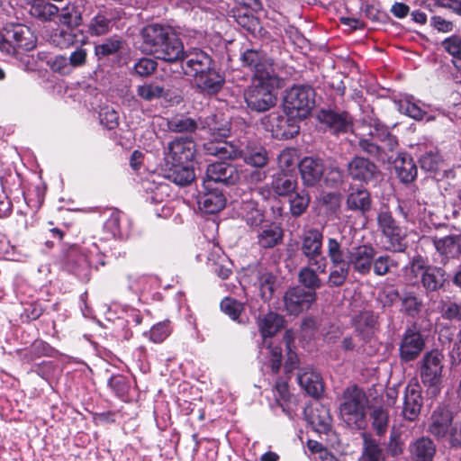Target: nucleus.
I'll use <instances>...</instances> for the list:
<instances>
[{"mask_svg": "<svg viewBox=\"0 0 461 461\" xmlns=\"http://www.w3.org/2000/svg\"><path fill=\"white\" fill-rule=\"evenodd\" d=\"M322 232L315 228L304 230L302 235V254L307 258V262L315 266L320 273H325L327 259L322 255Z\"/></svg>", "mask_w": 461, "mask_h": 461, "instance_id": "obj_11", "label": "nucleus"}, {"mask_svg": "<svg viewBox=\"0 0 461 461\" xmlns=\"http://www.w3.org/2000/svg\"><path fill=\"white\" fill-rule=\"evenodd\" d=\"M7 39L14 49L9 55L15 58H18L22 51H30L36 47V38L26 26L15 25L7 30Z\"/></svg>", "mask_w": 461, "mask_h": 461, "instance_id": "obj_20", "label": "nucleus"}, {"mask_svg": "<svg viewBox=\"0 0 461 461\" xmlns=\"http://www.w3.org/2000/svg\"><path fill=\"white\" fill-rule=\"evenodd\" d=\"M276 281V276L270 272H263L259 274L258 277V285L260 296L263 301L266 302L272 298Z\"/></svg>", "mask_w": 461, "mask_h": 461, "instance_id": "obj_57", "label": "nucleus"}, {"mask_svg": "<svg viewBox=\"0 0 461 461\" xmlns=\"http://www.w3.org/2000/svg\"><path fill=\"white\" fill-rule=\"evenodd\" d=\"M443 49L454 58L461 60V37L452 35L441 43Z\"/></svg>", "mask_w": 461, "mask_h": 461, "instance_id": "obj_64", "label": "nucleus"}, {"mask_svg": "<svg viewBox=\"0 0 461 461\" xmlns=\"http://www.w3.org/2000/svg\"><path fill=\"white\" fill-rule=\"evenodd\" d=\"M350 249L344 248L342 242L335 238L327 240V257L330 264H342L348 262Z\"/></svg>", "mask_w": 461, "mask_h": 461, "instance_id": "obj_49", "label": "nucleus"}, {"mask_svg": "<svg viewBox=\"0 0 461 461\" xmlns=\"http://www.w3.org/2000/svg\"><path fill=\"white\" fill-rule=\"evenodd\" d=\"M395 105L401 113L416 121L426 120L427 122H432L439 115L446 116L443 109L425 104L416 99L413 95H404L395 101Z\"/></svg>", "mask_w": 461, "mask_h": 461, "instance_id": "obj_12", "label": "nucleus"}, {"mask_svg": "<svg viewBox=\"0 0 461 461\" xmlns=\"http://www.w3.org/2000/svg\"><path fill=\"white\" fill-rule=\"evenodd\" d=\"M86 0L68 1L63 7H59L58 14L52 17V22L58 19L59 23L68 28H78L83 23V14Z\"/></svg>", "mask_w": 461, "mask_h": 461, "instance_id": "obj_21", "label": "nucleus"}, {"mask_svg": "<svg viewBox=\"0 0 461 461\" xmlns=\"http://www.w3.org/2000/svg\"><path fill=\"white\" fill-rule=\"evenodd\" d=\"M364 391L357 385L348 387L343 393V402L339 406L342 420L351 429H361L365 423Z\"/></svg>", "mask_w": 461, "mask_h": 461, "instance_id": "obj_7", "label": "nucleus"}, {"mask_svg": "<svg viewBox=\"0 0 461 461\" xmlns=\"http://www.w3.org/2000/svg\"><path fill=\"white\" fill-rule=\"evenodd\" d=\"M146 201L150 203H161L169 195L170 187L166 183L145 180L142 183Z\"/></svg>", "mask_w": 461, "mask_h": 461, "instance_id": "obj_42", "label": "nucleus"}, {"mask_svg": "<svg viewBox=\"0 0 461 461\" xmlns=\"http://www.w3.org/2000/svg\"><path fill=\"white\" fill-rule=\"evenodd\" d=\"M283 230L276 222L265 225L258 234V243L264 249L274 248L283 240Z\"/></svg>", "mask_w": 461, "mask_h": 461, "instance_id": "obj_40", "label": "nucleus"}, {"mask_svg": "<svg viewBox=\"0 0 461 461\" xmlns=\"http://www.w3.org/2000/svg\"><path fill=\"white\" fill-rule=\"evenodd\" d=\"M221 310L232 321L241 322L240 316L244 311V304L231 297H225L221 302Z\"/></svg>", "mask_w": 461, "mask_h": 461, "instance_id": "obj_59", "label": "nucleus"}, {"mask_svg": "<svg viewBox=\"0 0 461 461\" xmlns=\"http://www.w3.org/2000/svg\"><path fill=\"white\" fill-rule=\"evenodd\" d=\"M196 86L203 94L213 95L222 88L225 82L223 75L215 68V65L194 78Z\"/></svg>", "mask_w": 461, "mask_h": 461, "instance_id": "obj_28", "label": "nucleus"}, {"mask_svg": "<svg viewBox=\"0 0 461 461\" xmlns=\"http://www.w3.org/2000/svg\"><path fill=\"white\" fill-rule=\"evenodd\" d=\"M396 174L402 183H411L417 176L418 169L412 158L406 152H401L393 159Z\"/></svg>", "mask_w": 461, "mask_h": 461, "instance_id": "obj_36", "label": "nucleus"}, {"mask_svg": "<svg viewBox=\"0 0 461 461\" xmlns=\"http://www.w3.org/2000/svg\"><path fill=\"white\" fill-rule=\"evenodd\" d=\"M400 311L408 317L416 318L420 313L423 302L414 292L405 291L401 294Z\"/></svg>", "mask_w": 461, "mask_h": 461, "instance_id": "obj_44", "label": "nucleus"}, {"mask_svg": "<svg viewBox=\"0 0 461 461\" xmlns=\"http://www.w3.org/2000/svg\"><path fill=\"white\" fill-rule=\"evenodd\" d=\"M363 459L364 461L385 460L384 449L375 439L368 437L364 438Z\"/></svg>", "mask_w": 461, "mask_h": 461, "instance_id": "obj_55", "label": "nucleus"}, {"mask_svg": "<svg viewBox=\"0 0 461 461\" xmlns=\"http://www.w3.org/2000/svg\"><path fill=\"white\" fill-rule=\"evenodd\" d=\"M203 191L198 195L197 201L201 211L213 214L224 208L226 199L221 191L213 188L212 185H210L208 189L203 186Z\"/></svg>", "mask_w": 461, "mask_h": 461, "instance_id": "obj_29", "label": "nucleus"}, {"mask_svg": "<svg viewBox=\"0 0 461 461\" xmlns=\"http://www.w3.org/2000/svg\"><path fill=\"white\" fill-rule=\"evenodd\" d=\"M99 119L102 125L108 130H113L119 125L118 112L111 106H104L99 112Z\"/></svg>", "mask_w": 461, "mask_h": 461, "instance_id": "obj_63", "label": "nucleus"}, {"mask_svg": "<svg viewBox=\"0 0 461 461\" xmlns=\"http://www.w3.org/2000/svg\"><path fill=\"white\" fill-rule=\"evenodd\" d=\"M422 406V397L420 385L417 384H408L405 388L402 415L405 420H415Z\"/></svg>", "mask_w": 461, "mask_h": 461, "instance_id": "obj_27", "label": "nucleus"}, {"mask_svg": "<svg viewBox=\"0 0 461 461\" xmlns=\"http://www.w3.org/2000/svg\"><path fill=\"white\" fill-rule=\"evenodd\" d=\"M171 331L170 321H163L151 327L149 339L154 343H161L170 335Z\"/></svg>", "mask_w": 461, "mask_h": 461, "instance_id": "obj_62", "label": "nucleus"}, {"mask_svg": "<svg viewBox=\"0 0 461 461\" xmlns=\"http://www.w3.org/2000/svg\"><path fill=\"white\" fill-rule=\"evenodd\" d=\"M271 187L278 196H290L296 191V178L285 172L276 174L271 182Z\"/></svg>", "mask_w": 461, "mask_h": 461, "instance_id": "obj_41", "label": "nucleus"}, {"mask_svg": "<svg viewBox=\"0 0 461 461\" xmlns=\"http://www.w3.org/2000/svg\"><path fill=\"white\" fill-rule=\"evenodd\" d=\"M198 125L196 120L185 114H176L168 119L167 122L168 130L177 133L194 132Z\"/></svg>", "mask_w": 461, "mask_h": 461, "instance_id": "obj_48", "label": "nucleus"}, {"mask_svg": "<svg viewBox=\"0 0 461 461\" xmlns=\"http://www.w3.org/2000/svg\"><path fill=\"white\" fill-rule=\"evenodd\" d=\"M425 347V340L416 325L408 327L399 345L400 357L404 362L416 359Z\"/></svg>", "mask_w": 461, "mask_h": 461, "instance_id": "obj_17", "label": "nucleus"}, {"mask_svg": "<svg viewBox=\"0 0 461 461\" xmlns=\"http://www.w3.org/2000/svg\"><path fill=\"white\" fill-rule=\"evenodd\" d=\"M284 319L277 313L268 312L258 321L262 341L258 345L259 357L265 365H269L272 373L279 371L282 364V348L273 337L283 328Z\"/></svg>", "mask_w": 461, "mask_h": 461, "instance_id": "obj_5", "label": "nucleus"}, {"mask_svg": "<svg viewBox=\"0 0 461 461\" xmlns=\"http://www.w3.org/2000/svg\"><path fill=\"white\" fill-rule=\"evenodd\" d=\"M318 272L315 266L309 263L300 269L298 280L304 286V289L307 288L309 292H315L322 286L321 279L317 274Z\"/></svg>", "mask_w": 461, "mask_h": 461, "instance_id": "obj_46", "label": "nucleus"}, {"mask_svg": "<svg viewBox=\"0 0 461 461\" xmlns=\"http://www.w3.org/2000/svg\"><path fill=\"white\" fill-rule=\"evenodd\" d=\"M104 255L94 239L85 240L83 246H72L64 259V267L78 279L86 282L90 279L92 267L104 266Z\"/></svg>", "mask_w": 461, "mask_h": 461, "instance_id": "obj_3", "label": "nucleus"}, {"mask_svg": "<svg viewBox=\"0 0 461 461\" xmlns=\"http://www.w3.org/2000/svg\"><path fill=\"white\" fill-rule=\"evenodd\" d=\"M297 116L272 113L269 116L271 131L274 137L277 139H292L299 133L300 126Z\"/></svg>", "mask_w": 461, "mask_h": 461, "instance_id": "obj_23", "label": "nucleus"}, {"mask_svg": "<svg viewBox=\"0 0 461 461\" xmlns=\"http://www.w3.org/2000/svg\"><path fill=\"white\" fill-rule=\"evenodd\" d=\"M196 143L192 138L177 137L167 143L164 149L166 164H193L196 156Z\"/></svg>", "mask_w": 461, "mask_h": 461, "instance_id": "obj_14", "label": "nucleus"}, {"mask_svg": "<svg viewBox=\"0 0 461 461\" xmlns=\"http://www.w3.org/2000/svg\"><path fill=\"white\" fill-rule=\"evenodd\" d=\"M358 147L361 151L377 161L391 162L394 159L393 153L398 148V140L384 124L375 121L366 133L360 134Z\"/></svg>", "mask_w": 461, "mask_h": 461, "instance_id": "obj_4", "label": "nucleus"}, {"mask_svg": "<svg viewBox=\"0 0 461 461\" xmlns=\"http://www.w3.org/2000/svg\"><path fill=\"white\" fill-rule=\"evenodd\" d=\"M313 88L304 85H295L286 91L284 98V111L300 120L306 118L315 104Z\"/></svg>", "mask_w": 461, "mask_h": 461, "instance_id": "obj_8", "label": "nucleus"}, {"mask_svg": "<svg viewBox=\"0 0 461 461\" xmlns=\"http://www.w3.org/2000/svg\"><path fill=\"white\" fill-rule=\"evenodd\" d=\"M240 61L243 67L249 68L259 81H274L276 73L272 59L256 49H246L241 52Z\"/></svg>", "mask_w": 461, "mask_h": 461, "instance_id": "obj_10", "label": "nucleus"}, {"mask_svg": "<svg viewBox=\"0 0 461 461\" xmlns=\"http://www.w3.org/2000/svg\"><path fill=\"white\" fill-rule=\"evenodd\" d=\"M350 267L348 263L330 264V274L327 280L329 287L342 286L349 275Z\"/></svg>", "mask_w": 461, "mask_h": 461, "instance_id": "obj_52", "label": "nucleus"}, {"mask_svg": "<svg viewBox=\"0 0 461 461\" xmlns=\"http://www.w3.org/2000/svg\"><path fill=\"white\" fill-rule=\"evenodd\" d=\"M420 167L425 171H437L441 162V157L436 149H429L420 156Z\"/></svg>", "mask_w": 461, "mask_h": 461, "instance_id": "obj_61", "label": "nucleus"}, {"mask_svg": "<svg viewBox=\"0 0 461 461\" xmlns=\"http://www.w3.org/2000/svg\"><path fill=\"white\" fill-rule=\"evenodd\" d=\"M318 117L335 134L347 132L351 127V118L347 112L321 111Z\"/></svg>", "mask_w": 461, "mask_h": 461, "instance_id": "obj_30", "label": "nucleus"}, {"mask_svg": "<svg viewBox=\"0 0 461 461\" xmlns=\"http://www.w3.org/2000/svg\"><path fill=\"white\" fill-rule=\"evenodd\" d=\"M115 25V14L113 10H100L89 22L88 32L92 36L108 33Z\"/></svg>", "mask_w": 461, "mask_h": 461, "instance_id": "obj_33", "label": "nucleus"}, {"mask_svg": "<svg viewBox=\"0 0 461 461\" xmlns=\"http://www.w3.org/2000/svg\"><path fill=\"white\" fill-rule=\"evenodd\" d=\"M371 419L376 433L380 436L384 434L388 427V412L381 407L375 408L371 412Z\"/></svg>", "mask_w": 461, "mask_h": 461, "instance_id": "obj_60", "label": "nucleus"}, {"mask_svg": "<svg viewBox=\"0 0 461 461\" xmlns=\"http://www.w3.org/2000/svg\"><path fill=\"white\" fill-rule=\"evenodd\" d=\"M166 177L177 185H188L195 177L193 164H166Z\"/></svg>", "mask_w": 461, "mask_h": 461, "instance_id": "obj_35", "label": "nucleus"}, {"mask_svg": "<svg viewBox=\"0 0 461 461\" xmlns=\"http://www.w3.org/2000/svg\"><path fill=\"white\" fill-rule=\"evenodd\" d=\"M51 42L60 48L67 49L77 42V28L57 29L50 37Z\"/></svg>", "mask_w": 461, "mask_h": 461, "instance_id": "obj_50", "label": "nucleus"}, {"mask_svg": "<svg viewBox=\"0 0 461 461\" xmlns=\"http://www.w3.org/2000/svg\"><path fill=\"white\" fill-rule=\"evenodd\" d=\"M299 170L303 183L314 185L323 174V165L319 158L306 157L301 160Z\"/></svg>", "mask_w": 461, "mask_h": 461, "instance_id": "obj_34", "label": "nucleus"}, {"mask_svg": "<svg viewBox=\"0 0 461 461\" xmlns=\"http://www.w3.org/2000/svg\"><path fill=\"white\" fill-rule=\"evenodd\" d=\"M216 118L215 114H212L199 120L201 128L207 130L211 137V140L203 144L206 154L216 156L221 159L242 158L247 165L258 168L267 165L268 153L263 146L249 143L242 148L235 142L224 140L223 139L229 136L230 129L220 127Z\"/></svg>", "mask_w": 461, "mask_h": 461, "instance_id": "obj_1", "label": "nucleus"}, {"mask_svg": "<svg viewBox=\"0 0 461 461\" xmlns=\"http://www.w3.org/2000/svg\"><path fill=\"white\" fill-rule=\"evenodd\" d=\"M233 208L237 215L250 227H258L264 221L263 210L258 206V202L251 197L250 193L243 194L240 201H234Z\"/></svg>", "mask_w": 461, "mask_h": 461, "instance_id": "obj_19", "label": "nucleus"}, {"mask_svg": "<svg viewBox=\"0 0 461 461\" xmlns=\"http://www.w3.org/2000/svg\"><path fill=\"white\" fill-rule=\"evenodd\" d=\"M152 277L145 275H129L128 288L136 294L149 291L151 288Z\"/></svg>", "mask_w": 461, "mask_h": 461, "instance_id": "obj_58", "label": "nucleus"}, {"mask_svg": "<svg viewBox=\"0 0 461 461\" xmlns=\"http://www.w3.org/2000/svg\"><path fill=\"white\" fill-rule=\"evenodd\" d=\"M437 251L446 259L461 257V236L449 235L434 240Z\"/></svg>", "mask_w": 461, "mask_h": 461, "instance_id": "obj_37", "label": "nucleus"}, {"mask_svg": "<svg viewBox=\"0 0 461 461\" xmlns=\"http://www.w3.org/2000/svg\"><path fill=\"white\" fill-rule=\"evenodd\" d=\"M375 256V249L370 245H360L350 249L348 256V266L352 267L355 272L366 276L370 273L373 266V259Z\"/></svg>", "mask_w": 461, "mask_h": 461, "instance_id": "obj_25", "label": "nucleus"}, {"mask_svg": "<svg viewBox=\"0 0 461 461\" xmlns=\"http://www.w3.org/2000/svg\"><path fill=\"white\" fill-rule=\"evenodd\" d=\"M442 360L443 355L438 350L427 352L420 364V377L424 385L432 390V393L438 392V384L442 376Z\"/></svg>", "mask_w": 461, "mask_h": 461, "instance_id": "obj_15", "label": "nucleus"}, {"mask_svg": "<svg viewBox=\"0 0 461 461\" xmlns=\"http://www.w3.org/2000/svg\"><path fill=\"white\" fill-rule=\"evenodd\" d=\"M289 204L291 214L294 217L302 215L309 206L310 196L307 192L301 190L295 191L289 196Z\"/></svg>", "mask_w": 461, "mask_h": 461, "instance_id": "obj_54", "label": "nucleus"}, {"mask_svg": "<svg viewBox=\"0 0 461 461\" xmlns=\"http://www.w3.org/2000/svg\"><path fill=\"white\" fill-rule=\"evenodd\" d=\"M258 81L245 90L244 99L251 111L264 113L276 105V96L269 86L273 81Z\"/></svg>", "mask_w": 461, "mask_h": 461, "instance_id": "obj_13", "label": "nucleus"}, {"mask_svg": "<svg viewBox=\"0 0 461 461\" xmlns=\"http://www.w3.org/2000/svg\"><path fill=\"white\" fill-rule=\"evenodd\" d=\"M397 212L406 222H415L421 214V205L414 199L398 200Z\"/></svg>", "mask_w": 461, "mask_h": 461, "instance_id": "obj_47", "label": "nucleus"}, {"mask_svg": "<svg viewBox=\"0 0 461 461\" xmlns=\"http://www.w3.org/2000/svg\"><path fill=\"white\" fill-rule=\"evenodd\" d=\"M370 194L366 189L357 188L348 194L347 197V206L353 211L360 212L362 214L368 212L371 208Z\"/></svg>", "mask_w": 461, "mask_h": 461, "instance_id": "obj_43", "label": "nucleus"}, {"mask_svg": "<svg viewBox=\"0 0 461 461\" xmlns=\"http://www.w3.org/2000/svg\"><path fill=\"white\" fill-rule=\"evenodd\" d=\"M315 300V292H309L301 286L288 289L284 296L285 310L292 315H298L307 311Z\"/></svg>", "mask_w": 461, "mask_h": 461, "instance_id": "obj_18", "label": "nucleus"}, {"mask_svg": "<svg viewBox=\"0 0 461 461\" xmlns=\"http://www.w3.org/2000/svg\"><path fill=\"white\" fill-rule=\"evenodd\" d=\"M183 59H185V63L182 68L185 74L194 78L215 65L212 57L199 49H194L187 53L185 51Z\"/></svg>", "mask_w": 461, "mask_h": 461, "instance_id": "obj_22", "label": "nucleus"}, {"mask_svg": "<svg viewBox=\"0 0 461 461\" xmlns=\"http://www.w3.org/2000/svg\"><path fill=\"white\" fill-rule=\"evenodd\" d=\"M348 173L353 180L368 184L376 180L379 169L369 159L357 156L348 163Z\"/></svg>", "mask_w": 461, "mask_h": 461, "instance_id": "obj_26", "label": "nucleus"}, {"mask_svg": "<svg viewBox=\"0 0 461 461\" xmlns=\"http://www.w3.org/2000/svg\"><path fill=\"white\" fill-rule=\"evenodd\" d=\"M429 430L438 438H447L454 447L461 445V429L453 422V413L447 405H439L433 411Z\"/></svg>", "mask_w": 461, "mask_h": 461, "instance_id": "obj_9", "label": "nucleus"}, {"mask_svg": "<svg viewBox=\"0 0 461 461\" xmlns=\"http://www.w3.org/2000/svg\"><path fill=\"white\" fill-rule=\"evenodd\" d=\"M140 36L144 52L171 63L184 59L183 42L169 26L159 23L148 24L141 30Z\"/></svg>", "mask_w": 461, "mask_h": 461, "instance_id": "obj_2", "label": "nucleus"}, {"mask_svg": "<svg viewBox=\"0 0 461 461\" xmlns=\"http://www.w3.org/2000/svg\"><path fill=\"white\" fill-rule=\"evenodd\" d=\"M297 380L300 386L313 397H318L323 391L320 374L310 366L299 368Z\"/></svg>", "mask_w": 461, "mask_h": 461, "instance_id": "obj_31", "label": "nucleus"}, {"mask_svg": "<svg viewBox=\"0 0 461 461\" xmlns=\"http://www.w3.org/2000/svg\"><path fill=\"white\" fill-rule=\"evenodd\" d=\"M354 324L357 335L366 339L374 334L376 318L372 312H364L354 319Z\"/></svg>", "mask_w": 461, "mask_h": 461, "instance_id": "obj_45", "label": "nucleus"}, {"mask_svg": "<svg viewBox=\"0 0 461 461\" xmlns=\"http://www.w3.org/2000/svg\"><path fill=\"white\" fill-rule=\"evenodd\" d=\"M136 93L140 98L148 102H151L166 95L165 88L153 82L144 83L143 85L138 86Z\"/></svg>", "mask_w": 461, "mask_h": 461, "instance_id": "obj_53", "label": "nucleus"}, {"mask_svg": "<svg viewBox=\"0 0 461 461\" xmlns=\"http://www.w3.org/2000/svg\"><path fill=\"white\" fill-rule=\"evenodd\" d=\"M428 260L420 255L414 256L404 267V275L411 281L417 278L429 267Z\"/></svg>", "mask_w": 461, "mask_h": 461, "instance_id": "obj_56", "label": "nucleus"}, {"mask_svg": "<svg viewBox=\"0 0 461 461\" xmlns=\"http://www.w3.org/2000/svg\"><path fill=\"white\" fill-rule=\"evenodd\" d=\"M305 417L313 430L327 434L331 429L332 418L330 410L318 401L305 409Z\"/></svg>", "mask_w": 461, "mask_h": 461, "instance_id": "obj_24", "label": "nucleus"}, {"mask_svg": "<svg viewBox=\"0 0 461 461\" xmlns=\"http://www.w3.org/2000/svg\"><path fill=\"white\" fill-rule=\"evenodd\" d=\"M124 41L122 38L113 36L104 40L95 47V54L100 59L115 55L123 49Z\"/></svg>", "mask_w": 461, "mask_h": 461, "instance_id": "obj_51", "label": "nucleus"}, {"mask_svg": "<svg viewBox=\"0 0 461 461\" xmlns=\"http://www.w3.org/2000/svg\"><path fill=\"white\" fill-rule=\"evenodd\" d=\"M104 229L113 238L127 239L131 233V222L122 212L113 210L105 221Z\"/></svg>", "mask_w": 461, "mask_h": 461, "instance_id": "obj_32", "label": "nucleus"}, {"mask_svg": "<svg viewBox=\"0 0 461 461\" xmlns=\"http://www.w3.org/2000/svg\"><path fill=\"white\" fill-rule=\"evenodd\" d=\"M410 452L412 461H432L436 447L430 438L422 437L410 446Z\"/></svg>", "mask_w": 461, "mask_h": 461, "instance_id": "obj_39", "label": "nucleus"}, {"mask_svg": "<svg viewBox=\"0 0 461 461\" xmlns=\"http://www.w3.org/2000/svg\"><path fill=\"white\" fill-rule=\"evenodd\" d=\"M377 230L383 238L384 248L392 252H403L406 248V230L394 219L388 208H381L376 213Z\"/></svg>", "mask_w": 461, "mask_h": 461, "instance_id": "obj_6", "label": "nucleus"}, {"mask_svg": "<svg viewBox=\"0 0 461 461\" xmlns=\"http://www.w3.org/2000/svg\"><path fill=\"white\" fill-rule=\"evenodd\" d=\"M446 280V271L442 267L431 265L420 276L421 285L427 293L438 291L444 286Z\"/></svg>", "mask_w": 461, "mask_h": 461, "instance_id": "obj_38", "label": "nucleus"}, {"mask_svg": "<svg viewBox=\"0 0 461 461\" xmlns=\"http://www.w3.org/2000/svg\"><path fill=\"white\" fill-rule=\"evenodd\" d=\"M240 177V172L234 165L224 161L214 162L207 167L203 186L208 189L212 184L231 185H235Z\"/></svg>", "mask_w": 461, "mask_h": 461, "instance_id": "obj_16", "label": "nucleus"}]
</instances>
